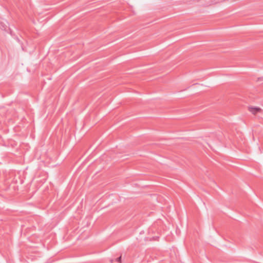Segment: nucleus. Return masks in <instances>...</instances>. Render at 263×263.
<instances>
[{
  "mask_svg": "<svg viewBox=\"0 0 263 263\" xmlns=\"http://www.w3.org/2000/svg\"><path fill=\"white\" fill-rule=\"evenodd\" d=\"M249 110L253 115H255L261 110V109L258 107H249Z\"/></svg>",
  "mask_w": 263,
  "mask_h": 263,
  "instance_id": "f257e3e1",
  "label": "nucleus"
},
{
  "mask_svg": "<svg viewBox=\"0 0 263 263\" xmlns=\"http://www.w3.org/2000/svg\"><path fill=\"white\" fill-rule=\"evenodd\" d=\"M121 257L120 256V257H118L115 261L112 260L111 262L112 263H120L121 262Z\"/></svg>",
  "mask_w": 263,
  "mask_h": 263,
  "instance_id": "f03ea898",
  "label": "nucleus"
},
{
  "mask_svg": "<svg viewBox=\"0 0 263 263\" xmlns=\"http://www.w3.org/2000/svg\"><path fill=\"white\" fill-rule=\"evenodd\" d=\"M262 80H263V77L258 78V80H257L258 81H262Z\"/></svg>",
  "mask_w": 263,
  "mask_h": 263,
  "instance_id": "7ed1b4c3",
  "label": "nucleus"
}]
</instances>
